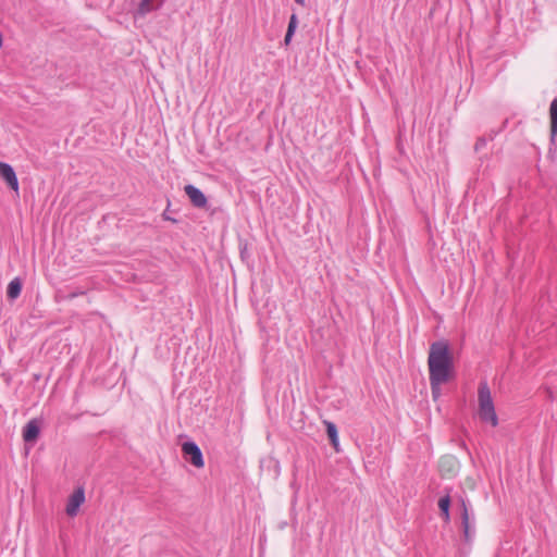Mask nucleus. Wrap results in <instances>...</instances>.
I'll list each match as a JSON object with an SVG mask.
<instances>
[{
  "label": "nucleus",
  "mask_w": 557,
  "mask_h": 557,
  "mask_svg": "<svg viewBox=\"0 0 557 557\" xmlns=\"http://www.w3.org/2000/svg\"><path fill=\"white\" fill-rule=\"evenodd\" d=\"M22 290V284L17 278L12 280L7 288V295L11 299L18 297Z\"/></svg>",
  "instance_id": "f8f14e48"
},
{
  "label": "nucleus",
  "mask_w": 557,
  "mask_h": 557,
  "mask_svg": "<svg viewBox=\"0 0 557 557\" xmlns=\"http://www.w3.org/2000/svg\"><path fill=\"white\" fill-rule=\"evenodd\" d=\"M184 191L196 208H205L207 206V198L199 188L194 185H186Z\"/></svg>",
  "instance_id": "39448f33"
},
{
  "label": "nucleus",
  "mask_w": 557,
  "mask_h": 557,
  "mask_svg": "<svg viewBox=\"0 0 557 557\" xmlns=\"http://www.w3.org/2000/svg\"><path fill=\"white\" fill-rule=\"evenodd\" d=\"M0 176L7 182L10 188L15 191L18 189L16 174L10 164L0 162Z\"/></svg>",
  "instance_id": "0eeeda50"
},
{
  "label": "nucleus",
  "mask_w": 557,
  "mask_h": 557,
  "mask_svg": "<svg viewBox=\"0 0 557 557\" xmlns=\"http://www.w3.org/2000/svg\"><path fill=\"white\" fill-rule=\"evenodd\" d=\"M298 4L300 5H304L305 4V0H295Z\"/></svg>",
  "instance_id": "6ab92c4d"
},
{
  "label": "nucleus",
  "mask_w": 557,
  "mask_h": 557,
  "mask_svg": "<svg viewBox=\"0 0 557 557\" xmlns=\"http://www.w3.org/2000/svg\"><path fill=\"white\" fill-rule=\"evenodd\" d=\"M293 36H294V34H289V33L286 32L285 38H284V42H285L286 46L289 45Z\"/></svg>",
  "instance_id": "a211bd4d"
},
{
  "label": "nucleus",
  "mask_w": 557,
  "mask_h": 557,
  "mask_svg": "<svg viewBox=\"0 0 557 557\" xmlns=\"http://www.w3.org/2000/svg\"><path fill=\"white\" fill-rule=\"evenodd\" d=\"M486 146V139L481 137L476 140L474 145V150L479 152L481 149H483Z\"/></svg>",
  "instance_id": "dca6fc26"
},
{
  "label": "nucleus",
  "mask_w": 557,
  "mask_h": 557,
  "mask_svg": "<svg viewBox=\"0 0 557 557\" xmlns=\"http://www.w3.org/2000/svg\"><path fill=\"white\" fill-rule=\"evenodd\" d=\"M39 433V423L36 419H33L28 421L23 429V440L25 443H34L38 438Z\"/></svg>",
  "instance_id": "6e6552de"
},
{
  "label": "nucleus",
  "mask_w": 557,
  "mask_h": 557,
  "mask_svg": "<svg viewBox=\"0 0 557 557\" xmlns=\"http://www.w3.org/2000/svg\"><path fill=\"white\" fill-rule=\"evenodd\" d=\"M461 508H462L461 525H462V530H463L465 540L470 541L474 533V525H473L474 523H473V521L471 522V520H470L468 506L463 499H461Z\"/></svg>",
  "instance_id": "423d86ee"
},
{
  "label": "nucleus",
  "mask_w": 557,
  "mask_h": 557,
  "mask_svg": "<svg viewBox=\"0 0 557 557\" xmlns=\"http://www.w3.org/2000/svg\"><path fill=\"white\" fill-rule=\"evenodd\" d=\"M449 507H450V496H449V494H446L445 496H443L438 499V508L441 510V516L445 522H448L450 520Z\"/></svg>",
  "instance_id": "9b49d317"
},
{
  "label": "nucleus",
  "mask_w": 557,
  "mask_h": 557,
  "mask_svg": "<svg viewBox=\"0 0 557 557\" xmlns=\"http://www.w3.org/2000/svg\"><path fill=\"white\" fill-rule=\"evenodd\" d=\"M182 453L186 460H188L194 467L196 468H202L203 457L201 449L195 442H184L182 444Z\"/></svg>",
  "instance_id": "7ed1b4c3"
},
{
  "label": "nucleus",
  "mask_w": 557,
  "mask_h": 557,
  "mask_svg": "<svg viewBox=\"0 0 557 557\" xmlns=\"http://www.w3.org/2000/svg\"><path fill=\"white\" fill-rule=\"evenodd\" d=\"M85 502V492L82 487L74 491V493L70 496L66 504V513L70 517H75L78 512L79 507Z\"/></svg>",
  "instance_id": "20e7f679"
},
{
  "label": "nucleus",
  "mask_w": 557,
  "mask_h": 557,
  "mask_svg": "<svg viewBox=\"0 0 557 557\" xmlns=\"http://www.w3.org/2000/svg\"><path fill=\"white\" fill-rule=\"evenodd\" d=\"M429 380L434 398L440 396L441 385L448 382L453 373V358L445 342L431 345L428 358Z\"/></svg>",
  "instance_id": "f257e3e1"
},
{
  "label": "nucleus",
  "mask_w": 557,
  "mask_h": 557,
  "mask_svg": "<svg viewBox=\"0 0 557 557\" xmlns=\"http://www.w3.org/2000/svg\"><path fill=\"white\" fill-rule=\"evenodd\" d=\"M549 140L555 143L557 137V97L549 104Z\"/></svg>",
  "instance_id": "1a4fd4ad"
},
{
  "label": "nucleus",
  "mask_w": 557,
  "mask_h": 557,
  "mask_svg": "<svg viewBox=\"0 0 557 557\" xmlns=\"http://www.w3.org/2000/svg\"><path fill=\"white\" fill-rule=\"evenodd\" d=\"M441 468L443 469L445 465H449V470H453V468L456 465L455 458L447 456L441 459Z\"/></svg>",
  "instance_id": "2eb2a0df"
},
{
  "label": "nucleus",
  "mask_w": 557,
  "mask_h": 557,
  "mask_svg": "<svg viewBox=\"0 0 557 557\" xmlns=\"http://www.w3.org/2000/svg\"><path fill=\"white\" fill-rule=\"evenodd\" d=\"M85 292L83 289H77L69 295V298H75L77 296L84 295Z\"/></svg>",
  "instance_id": "f3484780"
},
{
  "label": "nucleus",
  "mask_w": 557,
  "mask_h": 557,
  "mask_svg": "<svg viewBox=\"0 0 557 557\" xmlns=\"http://www.w3.org/2000/svg\"><path fill=\"white\" fill-rule=\"evenodd\" d=\"M478 414L482 422L490 423L492 426L498 425V418L495 411L491 389L486 382H481L478 388Z\"/></svg>",
  "instance_id": "f03ea898"
},
{
  "label": "nucleus",
  "mask_w": 557,
  "mask_h": 557,
  "mask_svg": "<svg viewBox=\"0 0 557 557\" xmlns=\"http://www.w3.org/2000/svg\"><path fill=\"white\" fill-rule=\"evenodd\" d=\"M162 5V0H141L136 11V16H145L146 14L158 10Z\"/></svg>",
  "instance_id": "9d476101"
},
{
  "label": "nucleus",
  "mask_w": 557,
  "mask_h": 557,
  "mask_svg": "<svg viewBox=\"0 0 557 557\" xmlns=\"http://www.w3.org/2000/svg\"><path fill=\"white\" fill-rule=\"evenodd\" d=\"M297 25H298L297 15L296 14H292V16L289 18L288 27H287V33L295 34Z\"/></svg>",
  "instance_id": "4468645a"
},
{
  "label": "nucleus",
  "mask_w": 557,
  "mask_h": 557,
  "mask_svg": "<svg viewBox=\"0 0 557 557\" xmlns=\"http://www.w3.org/2000/svg\"><path fill=\"white\" fill-rule=\"evenodd\" d=\"M326 433L332 443V445L337 449L338 445V435L336 425L332 422H326Z\"/></svg>",
  "instance_id": "ddd939ff"
}]
</instances>
